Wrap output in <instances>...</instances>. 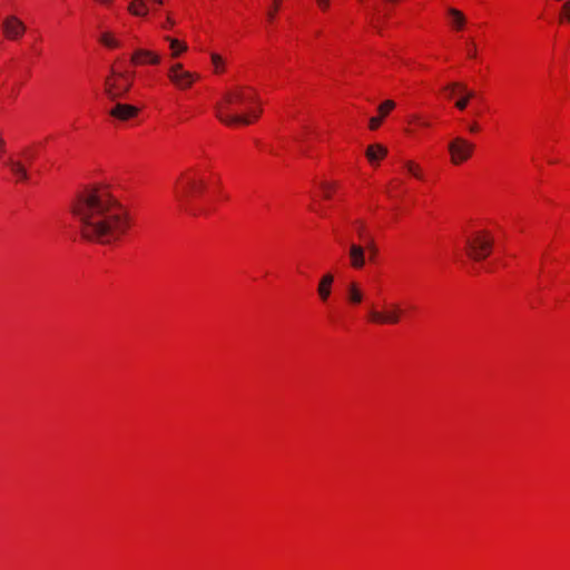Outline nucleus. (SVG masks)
Masks as SVG:
<instances>
[{"label":"nucleus","mask_w":570,"mask_h":570,"mask_svg":"<svg viewBox=\"0 0 570 570\" xmlns=\"http://www.w3.org/2000/svg\"><path fill=\"white\" fill-rule=\"evenodd\" d=\"M72 214L82 237L101 245L120 240L130 228L128 210L105 186L82 190L72 204Z\"/></svg>","instance_id":"1"},{"label":"nucleus","mask_w":570,"mask_h":570,"mask_svg":"<svg viewBox=\"0 0 570 570\" xmlns=\"http://www.w3.org/2000/svg\"><path fill=\"white\" fill-rule=\"evenodd\" d=\"M256 101L255 92L249 88H237L225 95L224 102L217 106L218 119L228 125H249L250 118L246 115L232 114L233 106H240L247 102Z\"/></svg>","instance_id":"2"},{"label":"nucleus","mask_w":570,"mask_h":570,"mask_svg":"<svg viewBox=\"0 0 570 570\" xmlns=\"http://www.w3.org/2000/svg\"><path fill=\"white\" fill-rule=\"evenodd\" d=\"M492 246L493 237L487 230L476 232L465 240L468 256L476 262L485 259L490 255Z\"/></svg>","instance_id":"3"},{"label":"nucleus","mask_w":570,"mask_h":570,"mask_svg":"<svg viewBox=\"0 0 570 570\" xmlns=\"http://www.w3.org/2000/svg\"><path fill=\"white\" fill-rule=\"evenodd\" d=\"M111 77L105 80V92L110 100L125 96L131 87L132 75L111 69Z\"/></svg>","instance_id":"4"},{"label":"nucleus","mask_w":570,"mask_h":570,"mask_svg":"<svg viewBox=\"0 0 570 570\" xmlns=\"http://www.w3.org/2000/svg\"><path fill=\"white\" fill-rule=\"evenodd\" d=\"M204 186L203 180H197L195 177L186 174L181 175L175 189L177 200L183 207H185L189 197L194 194L200 193Z\"/></svg>","instance_id":"5"},{"label":"nucleus","mask_w":570,"mask_h":570,"mask_svg":"<svg viewBox=\"0 0 570 570\" xmlns=\"http://www.w3.org/2000/svg\"><path fill=\"white\" fill-rule=\"evenodd\" d=\"M403 311L397 303L391 304L384 312L370 308L368 318L372 323L379 325H396L400 323Z\"/></svg>","instance_id":"6"},{"label":"nucleus","mask_w":570,"mask_h":570,"mask_svg":"<svg viewBox=\"0 0 570 570\" xmlns=\"http://www.w3.org/2000/svg\"><path fill=\"white\" fill-rule=\"evenodd\" d=\"M448 149L451 156V163L453 165H460L472 156L474 145L462 137H455L449 142Z\"/></svg>","instance_id":"7"},{"label":"nucleus","mask_w":570,"mask_h":570,"mask_svg":"<svg viewBox=\"0 0 570 570\" xmlns=\"http://www.w3.org/2000/svg\"><path fill=\"white\" fill-rule=\"evenodd\" d=\"M198 77L197 73L184 70L180 63H175L168 71V78L179 89L189 88Z\"/></svg>","instance_id":"8"},{"label":"nucleus","mask_w":570,"mask_h":570,"mask_svg":"<svg viewBox=\"0 0 570 570\" xmlns=\"http://www.w3.org/2000/svg\"><path fill=\"white\" fill-rule=\"evenodd\" d=\"M24 23L16 16L11 14L3 19L2 30L3 35L9 40H18L26 32Z\"/></svg>","instance_id":"9"},{"label":"nucleus","mask_w":570,"mask_h":570,"mask_svg":"<svg viewBox=\"0 0 570 570\" xmlns=\"http://www.w3.org/2000/svg\"><path fill=\"white\" fill-rule=\"evenodd\" d=\"M366 247L365 245H360L355 243H351L348 246V258L351 267L355 269H361L364 267L366 258Z\"/></svg>","instance_id":"10"},{"label":"nucleus","mask_w":570,"mask_h":570,"mask_svg":"<svg viewBox=\"0 0 570 570\" xmlns=\"http://www.w3.org/2000/svg\"><path fill=\"white\" fill-rule=\"evenodd\" d=\"M132 65L139 66V65H158L160 61V57L149 50L146 49H137L134 51L131 59Z\"/></svg>","instance_id":"11"},{"label":"nucleus","mask_w":570,"mask_h":570,"mask_svg":"<svg viewBox=\"0 0 570 570\" xmlns=\"http://www.w3.org/2000/svg\"><path fill=\"white\" fill-rule=\"evenodd\" d=\"M138 114V108L132 105L126 104H116L115 107L110 110V116L125 121L130 118H134Z\"/></svg>","instance_id":"12"},{"label":"nucleus","mask_w":570,"mask_h":570,"mask_svg":"<svg viewBox=\"0 0 570 570\" xmlns=\"http://www.w3.org/2000/svg\"><path fill=\"white\" fill-rule=\"evenodd\" d=\"M334 283V276L331 273L323 275L317 286V294L322 302H327L332 293V285Z\"/></svg>","instance_id":"13"},{"label":"nucleus","mask_w":570,"mask_h":570,"mask_svg":"<svg viewBox=\"0 0 570 570\" xmlns=\"http://www.w3.org/2000/svg\"><path fill=\"white\" fill-rule=\"evenodd\" d=\"M6 164L10 168L11 173L17 177L18 181H26L29 179L27 167L22 161L9 158Z\"/></svg>","instance_id":"14"},{"label":"nucleus","mask_w":570,"mask_h":570,"mask_svg":"<svg viewBox=\"0 0 570 570\" xmlns=\"http://www.w3.org/2000/svg\"><path fill=\"white\" fill-rule=\"evenodd\" d=\"M346 297H347L348 303H351L353 305H357V304L362 303L363 297H364L363 292L355 282H352L347 285Z\"/></svg>","instance_id":"15"},{"label":"nucleus","mask_w":570,"mask_h":570,"mask_svg":"<svg viewBox=\"0 0 570 570\" xmlns=\"http://www.w3.org/2000/svg\"><path fill=\"white\" fill-rule=\"evenodd\" d=\"M128 11L136 17H146L148 8L145 0H132L128 6Z\"/></svg>","instance_id":"16"},{"label":"nucleus","mask_w":570,"mask_h":570,"mask_svg":"<svg viewBox=\"0 0 570 570\" xmlns=\"http://www.w3.org/2000/svg\"><path fill=\"white\" fill-rule=\"evenodd\" d=\"M387 154V149L382 145H371L366 149V157L370 161L383 158Z\"/></svg>","instance_id":"17"},{"label":"nucleus","mask_w":570,"mask_h":570,"mask_svg":"<svg viewBox=\"0 0 570 570\" xmlns=\"http://www.w3.org/2000/svg\"><path fill=\"white\" fill-rule=\"evenodd\" d=\"M448 13L452 18L453 27L456 30H461L464 27L465 22H466V19L464 17V14L460 10L454 9V8H450L448 10Z\"/></svg>","instance_id":"18"},{"label":"nucleus","mask_w":570,"mask_h":570,"mask_svg":"<svg viewBox=\"0 0 570 570\" xmlns=\"http://www.w3.org/2000/svg\"><path fill=\"white\" fill-rule=\"evenodd\" d=\"M99 41L101 45L110 49H115L120 46V42L114 37V35L110 31L101 32Z\"/></svg>","instance_id":"19"},{"label":"nucleus","mask_w":570,"mask_h":570,"mask_svg":"<svg viewBox=\"0 0 570 570\" xmlns=\"http://www.w3.org/2000/svg\"><path fill=\"white\" fill-rule=\"evenodd\" d=\"M404 167L406 169V171L412 175L413 177L417 178V179H423V173H422V169L421 167L415 164L414 161L412 160H407L404 163Z\"/></svg>","instance_id":"20"},{"label":"nucleus","mask_w":570,"mask_h":570,"mask_svg":"<svg viewBox=\"0 0 570 570\" xmlns=\"http://www.w3.org/2000/svg\"><path fill=\"white\" fill-rule=\"evenodd\" d=\"M166 40L170 45V49L173 50V57L179 56L180 52L187 50V46L185 43L179 42L177 39L166 37Z\"/></svg>","instance_id":"21"},{"label":"nucleus","mask_w":570,"mask_h":570,"mask_svg":"<svg viewBox=\"0 0 570 570\" xmlns=\"http://www.w3.org/2000/svg\"><path fill=\"white\" fill-rule=\"evenodd\" d=\"M365 247H366V253L368 254L370 262H374V259L379 253V249H377V246L375 245L373 237H370L366 239Z\"/></svg>","instance_id":"22"},{"label":"nucleus","mask_w":570,"mask_h":570,"mask_svg":"<svg viewBox=\"0 0 570 570\" xmlns=\"http://www.w3.org/2000/svg\"><path fill=\"white\" fill-rule=\"evenodd\" d=\"M450 88L452 90L459 89V92L462 94L464 98H468V101L474 97V92L469 90L464 83L453 82L451 83Z\"/></svg>","instance_id":"23"},{"label":"nucleus","mask_w":570,"mask_h":570,"mask_svg":"<svg viewBox=\"0 0 570 570\" xmlns=\"http://www.w3.org/2000/svg\"><path fill=\"white\" fill-rule=\"evenodd\" d=\"M394 107H395V102L393 100H385L377 108L379 114H380L379 117H382V119H383L392 109H394Z\"/></svg>","instance_id":"24"},{"label":"nucleus","mask_w":570,"mask_h":570,"mask_svg":"<svg viewBox=\"0 0 570 570\" xmlns=\"http://www.w3.org/2000/svg\"><path fill=\"white\" fill-rule=\"evenodd\" d=\"M355 227H356V232H357V235L360 236V238L364 239L366 242L367 238H370L371 236H366L365 234V224L364 222L362 220H356L354 223Z\"/></svg>","instance_id":"25"},{"label":"nucleus","mask_w":570,"mask_h":570,"mask_svg":"<svg viewBox=\"0 0 570 570\" xmlns=\"http://www.w3.org/2000/svg\"><path fill=\"white\" fill-rule=\"evenodd\" d=\"M570 21V0L562 6L561 21Z\"/></svg>","instance_id":"26"},{"label":"nucleus","mask_w":570,"mask_h":570,"mask_svg":"<svg viewBox=\"0 0 570 570\" xmlns=\"http://www.w3.org/2000/svg\"><path fill=\"white\" fill-rule=\"evenodd\" d=\"M382 117H372L368 120V127L371 130H376L382 124Z\"/></svg>","instance_id":"27"},{"label":"nucleus","mask_w":570,"mask_h":570,"mask_svg":"<svg viewBox=\"0 0 570 570\" xmlns=\"http://www.w3.org/2000/svg\"><path fill=\"white\" fill-rule=\"evenodd\" d=\"M212 61H213V65L215 66L216 72H218L219 67L223 65L222 57L217 53H212Z\"/></svg>","instance_id":"28"},{"label":"nucleus","mask_w":570,"mask_h":570,"mask_svg":"<svg viewBox=\"0 0 570 570\" xmlns=\"http://www.w3.org/2000/svg\"><path fill=\"white\" fill-rule=\"evenodd\" d=\"M469 101H468V98H464L463 96L456 100L455 102V107L459 109V110H464L468 106Z\"/></svg>","instance_id":"29"},{"label":"nucleus","mask_w":570,"mask_h":570,"mask_svg":"<svg viewBox=\"0 0 570 570\" xmlns=\"http://www.w3.org/2000/svg\"><path fill=\"white\" fill-rule=\"evenodd\" d=\"M277 10H278V0H275L274 7L267 12V18L269 21H272L274 19Z\"/></svg>","instance_id":"30"},{"label":"nucleus","mask_w":570,"mask_h":570,"mask_svg":"<svg viewBox=\"0 0 570 570\" xmlns=\"http://www.w3.org/2000/svg\"><path fill=\"white\" fill-rule=\"evenodd\" d=\"M316 2L323 10H326L330 7L328 0H316Z\"/></svg>","instance_id":"31"},{"label":"nucleus","mask_w":570,"mask_h":570,"mask_svg":"<svg viewBox=\"0 0 570 570\" xmlns=\"http://www.w3.org/2000/svg\"><path fill=\"white\" fill-rule=\"evenodd\" d=\"M322 187L324 189V196L326 198H330V191H328L330 186L327 184H323Z\"/></svg>","instance_id":"32"},{"label":"nucleus","mask_w":570,"mask_h":570,"mask_svg":"<svg viewBox=\"0 0 570 570\" xmlns=\"http://www.w3.org/2000/svg\"><path fill=\"white\" fill-rule=\"evenodd\" d=\"M450 86H451V83H450V85H448V86L444 88V90L449 92V97H452V96L454 95V92H455V90H456V89H453V90H452V89L450 88Z\"/></svg>","instance_id":"33"},{"label":"nucleus","mask_w":570,"mask_h":570,"mask_svg":"<svg viewBox=\"0 0 570 570\" xmlns=\"http://www.w3.org/2000/svg\"><path fill=\"white\" fill-rule=\"evenodd\" d=\"M469 130L471 132H476L479 130V126L474 122L469 127Z\"/></svg>","instance_id":"34"},{"label":"nucleus","mask_w":570,"mask_h":570,"mask_svg":"<svg viewBox=\"0 0 570 570\" xmlns=\"http://www.w3.org/2000/svg\"><path fill=\"white\" fill-rule=\"evenodd\" d=\"M475 53H476V51H475V48H474V47H473V48H471V49H469V51H468V56H469L470 58H474V57H475Z\"/></svg>","instance_id":"35"},{"label":"nucleus","mask_w":570,"mask_h":570,"mask_svg":"<svg viewBox=\"0 0 570 570\" xmlns=\"http://www.w3.org/2000/svg\"><path fill=\"white\" fill-rule=\"evenodd\" d=\"M4 146H6V141H4V139L0 136V154L4 150Z\"/></svg>","instance_id":"36"},{"label":"nucleus","mask_w":570,"mask_h":570,"mask_svg":"<svg viewBox=\"0 0 570 570\" xmlns=\"http://www.w3.org/2000/svg\"><path fill=\"white\" fill-rule=\"evenodd\" d=\"M23 155L27 157V160L30 163L33 158L32 155H29L28 151H23Z\"/></svg>","instance_id":"37"},{"label":"nucleus","mask_w":570,"mask_h":570,"mask_svg":"<svg viewBox=\"0 0 570 570\" xmlns=\"http://www.w3.org/2000/svg\"><path fill=\"white\" fill-rule=\"evenodd\" d=\"M175 22L168 17L167 18V26H173Z\"/></svg>","instance_id":"38"},{"label":"nucleus","mask_w":570,"mask_h":570,"mask_svg":"<svg viewBox=\"0 0 570 570\" xmlns=\"http://www.w3.org/2000/svg\"><path fill=\"white\" fill-rule=\"evenodd\" d=\"M259 114H261V110L256 111V112H253V117L254 118H258L259 117Z\"/></svg>","instance_id":"39"}]
</instances>
